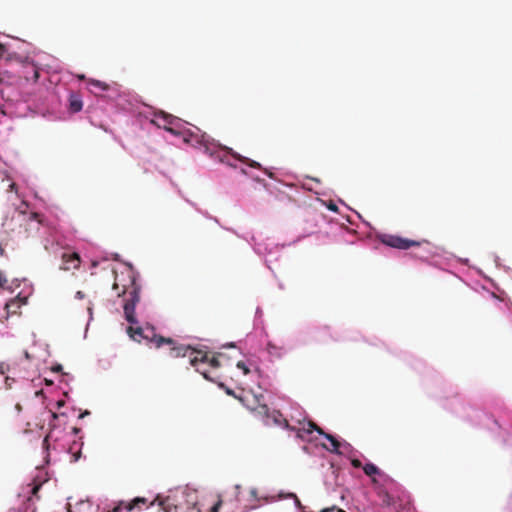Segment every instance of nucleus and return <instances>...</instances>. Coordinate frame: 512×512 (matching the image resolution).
<instances>
[{"label": "nucleus", "instance_id": "obj_28", "mask_svg": "<svg viewBox=\"0 0 512 512\" xmlns=\"http://www.w3.org/2000/svg\"><path fill=\"white\" fill-rule=\"evenodd\" d=\"M263 171L265 172V174L270 177V178H274V174L271 172V171H268L267 169H263Z\"/></svg>", "mask_w": 512, "mask_h": 512}, {"label": "nucleus", "instance_id": "obj_24", "mask_svg": "<svg viewBox=\"0 0 512 512\" xmlns=\"http://www.w3.org/2000/svg\"><path fill=\"white\" fill-rule=\"evenodd\" d=\"M40 488H41V484H36V485H34V486L32 487V489H31V493H32V495L37 496V493H38V491L40 490Z\"/></svg>", "mask_w": 512, "mask_h": 512}, {"label": "nucleus", "instance_id": "obj_18", "mask_svg": "<svg viewBox=\"0 0 512 512\" xmlns=\"http://www.w3.org/2000/svg\"><path fill=\"white\" fill-rule=\"evenodd\" d=\"M207 363H208L211 367H213V368H218V367H220V362H219L218 358H217V357H215V356H213L212 358H209V357H208V361H207Z\"/></svg>", "mask_w": 512, "mask_h": 512}, {"label": "nucleus", "instance_id": "obj_26", "mask_svg": "<svg viewBox=\"0 0 512 512\" xmlns=\"http://www.w3.org/2000/svg\"><path fill=\"white\" fill-rule=\"evenodd\" d=\"M234 161H236L234 158H228V162H224V163L231 167H236V164L234 163Z\"/></svg>", "mask_w": 512, "mask_h": 512}, {"label": "nucleus", "instance_id": "obj_31", "mask_svg": "<svg viewBox=\"0 0 512 512\" xmlns=\"http://www.w3.org/2000/svg\"><path fill=\"white\" fill-rule=\"evenodd\" d=\"M333 510H334V507H332V508H325L321 512H333Z\"/></svg>", "mask_w": 512, "mask_h": 512}, {"label": "nucleus", "instance_id": "obj_10", "mask_svg": "<svg viewBox=\"0 0 512 512\" xmlns=\"http://www.w3.org/2000/svg\"><path fill=\"white\" fill-rule=\"evenodd\" d=\"M24 304V302L19 298L11 299L9 302L5 304V310L7 315H14L18 313V310L21 308V306Z\"/></svg>", "mask_w": 512, "mask_h": 512}, {"label": "nucleus", "instance_id": "obj_36", "mask_svg": "<svg viewBox=\"0 0 512 512\" xmlns=\"http://www.w3.org/2000/svg\"><path fill=\"white\" fill-rule=\"evenodd\" d=\"M97 265V262H93L92 266L95 267Z\"/></svg>", "mask_w": 512, "mask_h": 512}, {"label": "nucleus", "instance_id": "obj_25", "mask_svg": "<svg viewBox=\"0 0 512 512\" xmlns=\"http://www.w3.org/2000/svg\"><path fill=\"white\" fill-rule=\"evenodd\" d=\"M249 493H250V496H251L252 498H254V499H257V498H258V495H257V489H256V488H252V489H250Z\"/></svg>", "mask_w": 512, "mask_h": 512}, {"label": "nucleus", "instance_id": "obj_20", "mask_svg": "<svg viewBox=\"0 0 512 512\" xmlns=\"http://www.w3.org/2000/svg\"><path fill=\"white\" fill-rule=\"evenodd\" d=\"M237 368L241 369L245 375L250 373V369L243 361H238Z\"/></svg>", "mask_w": 512, "mask_h": 512}, {"label": "nucleus", "instance_id": "obj_22", "mask_svg": "<svg viewBox=\"0 0 512 512\" xmlns=\"http://www.w3.org/2000/svg\"><path fill=\"white\" fill-rule=\"evenodd\" d=\"M8 283L6 275L0 271V288H3Z\"/></svg>", "mask_w": 512, "mask_h": 512}, {"label": "nucleus", "instance_id": "obj_19", "mask_svg": "<svg viewBox=\"0 0 512 512\" xmlns=\"http://www.w3.org/2000/svg\"><path fill=\"white\" fill-rule=\"evenodd\" d=\"M28 220L29 221H36L38 224H41L42 220L40 218V215L38 213H30L28 216H27Z\"/></svg>", "mask_w": 512, "mask_h": 512}, {"label": "nucleus", "instance_id": "obj_12", "mask_svg": "<svg viewBox=\"0 0 512 512\" xmlns=\"http://www.w3.org/2000/svg\"><path fill=\"white\" fill-rule=\"evenodd\" d=\"M331 444V447L325 446L324 448L328 450L331 453L340 454L339 448H340V442L331 434L324 433L323 435Z\"/></svg>", "mask_w": 512, "mask_h": 512}, {"label": "nucleus", "instance_id": "obj_13", "mask_svg": "<svg viewBox=\"0 0 512 512\" xmlns=\"http://www.w3.org/2000/svg\"><path fill=\"white\" fill-rule=\"evenodd\" d=\"M83 103L79 97L71 96L69 100V109L73 113L81 111Z\"/></svg>", "mask_w": 512, "mask_h": 512}, {"label": "nucleus", "instance_id": "obj_16", "mask_svg": "<svg viewBox=\"0 0 512 512\" xmlns=\"http://www.w3.org/2000/svg\"><path fill=\"white\" fill-rule=\"evenodd\" d=\"M312 431H316L318 434L320 435H324V431L322 428H320L317 424H315L314 422H309L308 423V428H307V432L308 433H311Z\"/></svg>", "mask_w": 512, "mask_h": 512}, {"label": "nucleus", "instance_id": "obj_8", "mask_svg": "<svg viewBox=\"0 0 512 512\" xmlns=\"http://www.w3.org/2000/svg\"><path fill=\"white\" fill-rule=\"evenodd\" d=\"M190 363L192 366L196 367V370L200 372L204 378L208 379V375L206 371H202L198 366L199 364L207 363L208 361V354L207 352H203L200 350L190 349L189 354Z\"/></svg>", "mask_w": 512, "mask_h": 512}, {"label": "nucleus", "instance_id": "obj_34", "mask_svg": "<svg viewBox=\"0 0 512 512\" xmlns=\"http://www.w3.org/2000/svg\"><path fill=\"white\" fill-rule=\"evenodd\" d=\"M24 355H25L26 359H30V355H29V353L27 351H25Z\"/></svg>", "mask_w": 512, "mask_h": 512}, {"label": "nucleus", "instance_id": "obj_30", "mask_svg": "<svg viewBox=\"0 0 512 512\" xmlns=\"http://www.w3.org/2000/svg\"><path fill=\"white\" fill-rule=\"evenodd\" d=\"M328 208H329L330 210H332V211H336V210H337V206H336L335 204H330V205L328 206Z\"/></svg>", "mask_w": 512, "mask_h": 512}, {"label": "nucleus", "instance_id": "obj_7", "mask_svg": "<svg viewBox=\"0 0 512 512\" xmlns=\"http://www.w3.org/2000/svg\"><path fill=\"white\" fill-rule=\"evenodd\" d=\"M62 264L60 269L65 271L75 270L80 267L81 259L76 252H64L62 254Z\"/></svg>", "mask_w": 512, "mask_h": 512}, {"label": "nucleus", "instance_id": "obj_4", "mask_svg": "<svg viewBox=\"0 0 512 512\" xmlns=\"http://www.w3.org/2000/svg\"><path fill=\"white\" fill-rule=\"evenodd\" d=\"M151 342L155 345L156 348H159L165 344L168 345L169 346L168 354L172 358L186 357V356H188L189 351L191 349L190 346L178 344L172 338H165V337L159 336V335H153Z\"/></svg>", "mask_w": 512, "mask_h": 512}, {"label": "nucleus", "instance_id": "obj_3", "mask_svg": "<svg viewBox=\"0 0 512 512\" xmlns=\"http://www.w3.org/2000/svg\"><path fill=\"white\" fill-rule=\"evenodd\" d=\"M204 151L206 154H208L211 158L218 160L219 162H228V158H234L237 161H240L249 167L255 168V169H263L261 164L257 161L251 160L247 157H244L236 152H234L231 148L217 145L214 143L211 144H205L204 145Z\"/></svg>", "mask_w": 512, "mask_h": 512}, {"label": "nucleus", "instance_id": "obj_33", "mask_svg": "<svg viewBox=\"0 0 512 512\" xmlns=\"http://www.w3.org/2000/svg\"><path fill=\"white\" fill-rule=\"evenodd\" d=\"M89 414V411H85L84 413L80 414V418H83L84 416L88 415Z\"/></svg>", "mask_w": 512, "mask_h": 512}, {"label": "nucleus", "instance_id": "obj_37", "mask_svg": "<svg viewBox=\"0 0 512 512\" xmlns=\"http://www.w3.org/2000/svg\"><path fill=\"white\" fill-rule=\"evenodd\" d=\"M338 512H345V511H344V510H342V509H338Z\"/></svg>", "mask_w": 512, "mask_h": 512}, {"label": "nucleus", "instance_id": "obj_32", "mask_svg": "<svg viewBox=\"0 0 512 512\" xmlns=\"http://www.w3.org/2000/svg\"><path fill=\"white\" fill-rule=\"evenodd\" d=\"M76 297H78V298H80V299H81V298H83V297H84V295H83V293H82L81 291H78V292L76 293Z\"/></svg>", "mask_w": 512, "mask_h": 512}, {"label": "nucleus", "instance_id": "obj_23", "mask_svg": "<svg viewBox=\"0 0 512 512\" xmlns=\"http://www.w3.org/2000/svg\"><path fill=\"white\" fill-rule=\"evenodd\" d=\"M351 464L355 468H363L362 463L359 459H352Z\"/></svg>", "mask_w": 512, "mask_h": 512}, {"label": "nucleus", "instance_id": "obj_6", "mask_svg": "<svg viewBox=\"0 0 512 512\" xmlns=\"http://www.w3.org/2000/svg\"><path fill=\"white\" fill-rule=\"evenodd\" d=\"M142 506L148 507L147 499L143 497H136L135 499L129 502L120 501L112 509H109L106 512H130L135 508L141 509Z\"/></svg>", "mask_w": 512, "mask_h": 512}, {"label": "nucleus", "instance_id": "obj_17", "mask_svg": "<svg viewBox=\"0 0 512 512\" xmlns=\"http://www.w3.org/2000/svg\"><path fill=\"white\" fill-rule=\"evenodd\" d=\"M380 496H381V498H382V502H383L385 505L389 506V505H391V504H392V497L389 495V493H388V492H386V491L381 492V493H380Z\"/></svg>", "mask_w": 512, "mask_h": 512}, {"label": "nucleus", "instance_id": "obj_15", "mask_svg": "<svg viewBox=\"0 0 512 512\" xmlns=\"http://www.w3.org/2000/svg\"><path fill=\"white\" fill-rule=\"evenodd\" d=\"M89 84L94 86V87L99 88L102 91H107L109 89V85L107 83H105V82L100 81V80L91 79L89 81Z\"/></svg>", "mask_w": 512, "mask_h": 512}, {"label": "nucleus", "instance_id": "obj_35", "mask_svg": "<svg viewBox=\"0 0 512 512\" xmlns=\"http://www.w3.org/2000/svg\"><path fill=\"white\" fill-rule=\"evenodd\" d=\"M164 118L167 120V119H170L171 116L165 115Z\"/></svg>", "mask_w": 512, "mask_h": 512}, {"label": "nucleus", "instance_id": "obj_14", "mask_svg": "<svg viewBox=\"0 0 512 512\" xmlns=\"http://www.w3.org/2000/svg\"><path fill=\"white\" fill-rule=\"evenodd\" d=\"M363 471L367 476H374L380 473L379 468L373 463H367L363 466Z\"/></svg>", "mask_w": 512, "mask_h": 512}, {"label": "nucleus", "instance_id": "obj_9", "mask_svg": "<svg viewBox=\"0 0 512 512\" xmlns=\"http://www.w3.org/2000/svg\"><path fill=\"white\" fill-rule=\"evenodd\" d=\"M127 333L130 336V338L138 342H140L141 339H147L151 341L153 335H155L153 331H150V333L152 334V337H150L149 334H145L144 330L141 327L134 328L132 326H129L127 328Z\"/></svg>", "mask_w": 512, "mask_h": 512}, {"label": "nucleus", "instance_id": "obj_29", "mask_svg": "<svg viewBox=\"0 0 512 512\" xmlns=\"http://www.w3.org/2000/svg\"><path fill=\"white\" fill-rule=\"evenodd\" d=\"M4 52H5V46L2 43H0V57L3 56Z\"/></svg>", "mask_w": 512, "mask_h": 512}, {"label": "nucleus", "instance_id": "obj_1", "mask_svg": "<svg viewBox=\"0 0 512 512\" xmlns=\"http://www.w3.org/2000/svg\"><path fill=\"white\" fill-rule=\"evenodd\" d=\"M113 290L119 297L126 296L123 305L125 319L131 324H136L135 307L140 301L141 286L137 283L134 272L128 270L126 278L124 273L121 274V278L116 275Z\"/></svg>", "mask_w": 512, "mask_h": 512}, {"label": "nucleus", "instance_id": "obj_21", "mask_svg": "<svg viewBox=\"0 0 512 512\" xmlns=\"http://www.w3.org/2000/svg\"><path fill=\"white\" fill-rule=\"evenodd\" d=\"M222 503V500L219 498L217 502L211 507L210 512H219Z\"/></svg>", "mask_w": 512, "mask_h": 512}, {"label": "nucleus", "instance_id": "obj_11", "mask_svg": "<svg viewBox=\"0 0 512 512\" xmlns=\"http://www.w3.org/2000/svg\"><path fill=\"white\" fill-rule=\"evenodd\" d=\"M25 69L24 78L28 81L32 80L33 82H36L39 78V71L36 65L28 64L25 66Z\"/></svg>", "mask_w": 512, "mask_h": 512}, {"label": "nucleus", "instance_id": "obj_5", "mask_svg": "<svg viewBox=\"0 0 512 512\" xmlns=\"http://www.w3.org/2000/svg\"><path fill=\"white\" fill-rule=\"evenodd\" d=\"M382 243L401 250H407L413 246H420L424 241H415L396 235H384L381 239Z\"/></svg>", "mask_w": 512, "mask_h": 512}, {"label": "nucleus", "instance_id": "obj_2", "mask_svg": "<svg viewBox=\"0 0 512 512\" xmlns=\"http://www.w3.org/2000/svg\"><path fill=\"white\" fill-rule=\"evenodd\" d=\"M195 492L180 489L171 492L164 498L157 497V503L149 506L153 512H200L196 507Z\"/></svg>", "mask_w": 512, "mask_h": 512}, {"label": "nucleus", "instance_id": "obj_27", "mask_svg": "<svg viewBox=\"0 0 512 512\" xmlns=\"http://www.w3.org/2000/svg\"><path fill=\"white\" fill-rule=\"evenodd\" d=\"M291 497L295 498V502L298 507L302 506L300 500L297 498L295 494H291Z\"/></svg>", "mask_w": 512, "mask_h": 512}]
</instances>
